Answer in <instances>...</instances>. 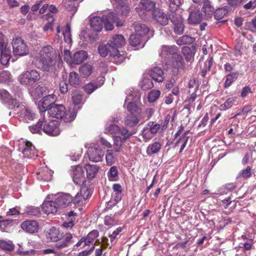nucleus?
I'll return each instance as SVG.
<instances>
[{
  "instance_id": "42",
  "label": "nucleus",
  "mask_w": 256,
  "mask_h": 256,
  "mask_svg": "<svg viewBox=\"0 0 256 256\" xmlns=\"http://www.w3.org/2000/svg\"><path fill=\"white\" fill-rule=\"evenodd\" d=\"M238 72H232L228 74L226 76V80L224 83L226 88L230 86L233 82H234L238 78Z\"/></svg>"
},
{
  "instance_id": "12",
  "label": "nucleus",
  "mask_w": 256,
  "mask_h": 256,
  "mask_svg": "<svg viewBox=\"0 0 256 256\" xmlns=\"http://www.w3.org/2000/svg\"><path fill=\"white\" fill-rule=\"evenodd\" d=\"M55 96L53 94H49L40 100L38 104V107L41 112L48 111L49 108L52 107L54 103Z\"/></svg>"
},
{
  "instance_id": "40",
  "label": "nucleus",
  "mask_w": 256,
  "mask_h": 256,
  "mask_svg": "<svg viewBox=\"0 0 256 256\" xmlns=\"http://www.w3.org/2000/svg\"><path fill=\"white\" fill-rule=\"evenodd\" d=\"M123 4L120 5L117 8L116 13L118 15L126 16L128 15L130 8L127 4L122 2Z\"/></svg>"
},
{
  "instance_id": "57",
  "label": "nucleus",
  "mask_w": 256,
  "mask_h": 256,
  "mask_svg": "<svg viewBox=\"0 0 256 256\" xmlns=\"http://www.w3.org/2000/svg\"><path fill=\"white\" fill-rule=\"evenodd\" d=\"M118 171L116 166H114L110 168L108 172V177L110 180H115L118 177Z\"/></svg>"
},
{
  "instance_id": "26",
  "label": "nucleus",
  "mask_w": 256,
  "mask_h": 256,
  "mask_svg": "<svg viewBox=\"0 0 256 256\" xmlns=\"http://www.w3.org/2000/svg\"><path fill=\"white\" fill-rule=\"evenodd\" d=\"M133 27L136 34L142 36H146L149 31V28L146 25L138 22H135L133 24Z\"/></svg>"
},
{
  "instance_id": "48",
  "label": "nucleus",
  "mask_w": 256,
  "mask_h": 256,
  "mask_svg": "<svg viewBox=\"0 0 256 256\" xmlns=\"http://www.w3.org/2000/svg\"><path fill=\"white\" fill-rule=\"evenodd\" d=\"M234 98H230L228 99L223 104L220 106L219 109L220 110H226L230 108L234 104Z\"/></svg>"
},
{
  "instance_id": "54",
  "label": "nucleus",
  "mask_w": 256,
  "mask_h": 256,
  "mask_svg": "<svg viewBox=\"0 0 256 256\" xmlns=\"http://www.w3.org/2000/svg\"><path fill=\"white\" fill-rule=\"evenodd\" d=\"M106 160L108 166H111L114 162L115 158L114 155L113 150H106Z\"/></svg>"
},
{
  "instance_id": "55",
  "label": "nucleus",
  "mask_w": 256,
  "mask_h": 256,
  "mask_svg": "<svg viewBox=\"0 0 256 256\" xmlns=\"http://www.w3.org/2000/svg\"><path fill=\"white\" fill-rule=\"evenodd\" d=\"M182 52L185 56L187 61H190L192 57V50L188 46H184L182 48Z\"/></svg>"
},
{
  "instance_id": "25",
  "label": "nucleus",
  "mask_w": 256,
  "mask_h": 256,
  "mask_svg": "<svg viewBox=\"0 0 256 256\" xmlns=\"http://www.w3.org/2000/svg\"><path fill=\"white\" fill-rule=\"evenodd\" d=\"M38 179L44 181H50L52 178V172L45 167L39 170L37 172Z\"/></svg>"
},
{
  "instance_id": "36",
  "label": "nucleus",
  "mask_w": 256,
  "mask_h": 256,
  "mask_svg": "<svg viewBox=\"0 0 256 256\" xmlns=\"http://www.w3.org/2000/svg\"><path fill=\"white\" fill-rule=\"evenodd\" d=\"M126 142L120 136H115L114 137V148L116 152L120 151L122 146Z\"/></svg>"
},
{
  "instance_id": "34",
  "label": "nucleus",
  "mask_w": 256,
  "mask_h": 256,
  "mask_svg": "<svg viewBox=\"0 0 256 256\" xmlns=\"http://www.w3.org/2000/svg\"><path fill=\"white\" fill-rule=\"evenodd\" d=\"M99 232L98 230H93L88 234L86 236H83L82 240H85V244H90L98 236Z\"/></svg>"
},
{
  "instance_id": "19",
  "label": "nucleus",
  "mask_w": 256,
  "mask_h": 256,
  "mask_svg": "<svg viewBox=\"0 0 256 256\" xmlns=\"http://www.w3.org/2000/svg\"><path fill=\"white\" fill-rule=\"evenodd\" d=\"M109 44L112 48H116L118 50V48L122 47L126 44L125 38L120 34H116L108 42Z\"/></svg>"
},
{
  "instance_id": "46",
  "label": "nucleus",
  "mask_w": 256,
  "mask_h": 256,
  "mask_svg": "<svg viewBox=\"0 0 256 256\" xmlns=\"http://www.w3.org/2000/svg\"><path fill=\"white\" fill-rule=\"evenodd\" d=\"M160 92L158 90H151L148 96V100L150 102H154L160 96Z\"/></svg>"
},
{
  "instance_id": "3",
  "label": "nucleus",
  "mask_w": 256,
  "mask_h": 256,
  "mask_svg": "<svg viewBox=\"0 0 256 256\" xmlns=\"http://www.w3.org/2000/svg\"><path fill=\"white\" fill-rule=\"evenodd\" d=\"M40 74L35 70L22 72L18 77V81L22 86H30L40 80Z\"/></svg>"
},
{
  "instance_id": "8",
  "label": "nucleus",
  "mask_w": 256,
  "mask_h": 256,
  "mask_svg": "<svg viewBox=\"0 0 256 256\" xmlns=\"http://www.w3.org/2000/svg\"><path fill=\"white\" fill-rule=\"evenodd\" d=\"M42 131L52 136H56L60 134V131L58 127V122L56 120H51L48 122L44 119Z\"/></svg>"
},
{
  "instance_id": "22",
  "label": "nucleus",
  "mask_w": 256,
  "mask_h": 256,
  "mask_svg": "<svg viewBox=\"0 0 256 256\" xmlns=\"http://www.w3.org/2000/svg\"><path fill=\"white\" fill-rule=\"evenodd\" d=\"M204 18V16L198 10H194L190 13L188 22L190 24H195L200 23Z\"/></svg>"
},
{
  "instance_id": "59",
  "label": "nucleus",
  "mask_w": 256,
  "mask_h": 256,
  "mask_svg": "<svg viewBox=\"0 0 256 256\" xmlns=\"http://www.w3.org/2000/svg\"><path fill=\"white\" fill-rule=\"evenodd\" d=\"M22 114H24V116L26 120H32L34 116V114L31 110L24 107L23 108Z\"/></svg>"
},
{
  "instance_id": "13",
  "label": "nucleus",
  "mask_w": 256,
  "mask_h": 256,
  "mask_svg": "<svg viewBox=\"0 0 256 256\" xmlns=\"http://www.w3.org/2000/svg\"><path fill=\"white\" fill-rule=\"evenodd\" d=\"M73 200L72 197L68 194H60L56 198L55 201L59 208H65L68 206Z\"/></svg>"
},
{
  "instance_id": "17",
  "label": "nucleus",
  "mask_w": 256,
  "mask_h": 256,
  "mask_svg": "<svg viewBox=\"0 0 256 256\" xmlns=\"http://www.w3.org/2000/svg\"><path fill=\"white\" fill-rule=\"evenodd\" d=\"M178 52V48L176 46L163 45L160 48L159 54L162 58H166L170 55L174 56Z\"/></svg>"
},
{
  "instance_id": "52",
  "label": "nucleus",
  "mask_w": 256,
  "mask_h": 256,
  "mask_svg": "<svg viewBox=\"0 0 256 256\" xmlns=\"http://www.w3.org/2000/svg\"><path fill=\"white\" fill-rule=\"evenodd\" d=\"M170 19L174 24L183 22V18L181 15L176 12H172Z\"/></svg>"
},
{
  "instance_id": "24",
  "label": "nucleus",
  "mask_w": 256,
  "mask_h": 256,
  "mask_svg": "<svg viewBox=\"0 0 256 256\" xmlns=\"http://www.w3.org/2000/svg\"><path fill=\"white\" fill-rule=\"evenodd\" d=\"M150 76L156 82H162L164 80V72L158 67H154L150 72Z\"/></svg>"
},
{
  "instance_id": "60",
  "label": "nucleus",
  "mask_w": 256,
  "mask_h": 256,
  "mask_svg": "<svg viewBox=\"0 0 256 256\" xmlns=\"http://www.w3.org/2000/svg\"><path fill=\"white\" fill-rule=\"evenodd\" d=\"M142 135L145 142H148L153 138V134L151 133L148 128H145L143 129Z\"/></svg>"
},
{
  "instance_id": "37",
  "label": "nucleus",
  "mask_w": 256,
  "mask_h": 256,
  "mask_svg": "<svg viewBox=\"0 0 256 256\" xmlns=\"http://www.w3.org/2000/svg\"><path fill=\"white\" fill-rule=\"evenodd\" d=\"M138 122V118L134 114L128 115L124 118L125 124L130 127L135 126Z\"/></svg>"
},
{
  "instance_id": "43",
  "label": "nucleus",
  "mask_w": 256,
  "mask_h": 256,
  "mask_svg": "<svg viewBox=\"0 0 256 256\" xmlns=\"http://www.w3.org/2000/svg\"><path fill=\"white\" fill-rule=\"evenodd\" d=\"M162 144L159 142H154L150 144L147 148L148 154H154L158 152L161 148Z\"/></svg>"
},
{
  "instance_id": "44",
  "label": "nucleus",
  "mask_w": 256,
  "mask_h": 256,
  "mask_svg": "<svg viewBox=\"0 0 256 256\" xmlns=\"http://www.w3.org/2000/svg\"><path fill=\"white\" fill-rule=\"evenodd\" d=\"M14 244L11 242L0 240V248L2 250L12 252L14 249Z\"/></svg>"
},
{
  "instance_id": "23",
  "label": "nucleus",
  "mask_w": 256,
  "mask_h": 256,
  "mask_svg": "<svg viewBox=\"0 0 256 256\" xmlns=\"http://www.w3.org/2000/svg\"><path fill=\"white\" fill-rule=\"evenodd\" d=\"M90 24L92 28L96 32L100 31L103 27L102 18L100 16H94L90 20Z\"/></svg>"
},
{
  "instance_id": "35",
  "label": "nucleus",
  "mask_w": 256,
  "mask_h": 256,
  "mask_svg": "<svg viewBox=\"0 0 256 256\" xmlns=\"http://www.w3.org/2000/svg\"><path fill=\"white\" fill-rule=\"evenodd\" d=\"M76 0H64L63 2L64 5L66 8L72 14H74L77 10V3Z\"/></svg>"
},
{
  "instance_id": "9",
  "label": "nucleus",
  "mask_w": 256,
  "mask_h": 256,
  "mask_svg": "<svg viewBox=\"0 0 256 256\" xmlns=\"http://www.w3.org/2000/svg\"><path fill=\"white\" fill-rule=\"evenodd\" d=\"M0 99L3 102L7 104L10 109L20 107L19 102L16 100L12 99L10 94L6 90H0Z\"/></svg>"
},
{
  "instance_id": "6",
  "label": "nucleus",
  "mask_w": 256,
  "mask_h": 256,
  "mask_svg": "<svg viewBox=\"0 0 256 256\" xmlns=\"http://www.w3.org/2000/svg\"><path fill=\"white\" fill-rule=\"evenodd\" d=\"M12 48L15 55L22 56L28 53L27 45L20 38H17L13 40Z\"/></svg>"
},
{
  "instance_id": "21",
  "label": "nucleus",
  "mask_w": 256,
  "mask_h": 256,
  "mask_svg": "<svg viewBox=\"0 0 256 256\" xmlns=\"http://www.w3.org/2000/svg\"><path fill=\"white\" fill-rule=\"evenodd\" d=\"M72 178L74 182L76 184H80L84 181V172L82 166H78L74 170Z\"/></svg>"
},
{
  "instance_id": "47",
  "label": "nucleus",
  "mask_w": 256,
  "mask_h": 256,
  "mask_svg": "<svg viewBox=\"0 0 256 256\" xmlns=\"http://www.w3.org/2000/svg\"><path fill=\"white\" fill-rule=\"evenodd\" d=\"M44 122V118L39 120L38 122L36 124L29 127L30 132L33 133L40 132L42 130V126Z\"/></svg>"
},
{
  "instance_id": "16",
  "label": "nucleus",
  "mask_w": 256,
  "mask_h": 256,
  "mask_svg": "<svg viewBox=\"0 0 256 256\" xmlns=\"http://www.w3.org/2000/svg\"><path fill=\"white\" fill-rule=\"evenodd\" d=\"M46 236L48 241L57 242L62 238V234L60 232L58 229L52 227L46 232Z\"/></svg>"
},
{
  "instance_id": "7",
  "label": "nucleus",
  "mask_w": 256,
  "mask_h": 256,
  "mask_svg": "<svg viewBox=\"0 0 256 256\" xmlns=\"http://www.w3.org/2000/svg\"><path fill=\"white\" fill-rule=\"evenodd\" d=\"M156 7V3L151 0H141L136 11L138 15L144 18L146 12L152 10Z\"/></svg>"
},
{
  "instance_id": "1",
  "label": "nucleus",
  "mask_w": 256,
  "mask_h": 256,
  "mask_svg": "<svg viewBox=\"0 0 256 256\" xmlns=\"http://www.w3.org/2000/svg\"><path fill=\"white\" fill-rule=\"evenodd\" d=\"M56 58L54 50L52 46L46 45L40 50L36 64L44 72H52L56 68Z\"/></svg>"
},
{
  "instance_id": "49",
  "label": "nucleus",
  "mask_w": 256,
  "mask_h": 256,
  "mask_svg": "<svg viewBox=\"0 0 256 256\" xmlns=\"http://www.w3.org/2000/svg\"><path fill=\"white\" fill-rule=\"evenodd\" d=\"M82 94L80 92L75 91L72 94V100L73 103L76 105H78L82 102Z\"/></svg>"
},
{
  "instance_id": "2",
  "label": "nucleus",
  "mask_w": 256,
  "mask_h": 256,
  "mask_svg": "<svg viewBox=\"0 0 256 256\" xmlns=\"http://www.w3.org/2000/svg\"><path fill=\"white\" fill-rule=\"evenodd\" d=\"M98 52L102 57H106L109 54L114 58V62L116 64H120L124 60V56L120 54L119 50L116 48H112L108 42L100 44L98 47Z\"/></svg>"
},
{
  "instance_id": "20",
  "label": "nucleus",
  "mask_w": 256,
  "mask_h": 256,
  "mask_svg": "<svg viewBox=\"0 0 256 256\" xmlns=\"http://www.w3.org/2000/svg\"><path fill=\"white\" fill-rule=\"evenodd\" d=\"M22 228L30 233H34L38 231V224L34 220H27L22 222Z\"/></svg>"
},
{
  "instance_id": "27",
  "label": "nucleus",
  "mask_w": 256,
  "mask_h": 256,
  "mask_svg": "<svg viewBox=\"0 0 256 256\" xmlns=\"http://www.w3.org/2000/svg\"><path fill=\"white\" fill-rule=\"evenodd\" d=\"M88 54L86 51H78L74 54L72 58V62L74 64H79L86 60Z\"/></svg>"
},
{
  "instance_id": "31",
  "label": "nucleus",
  "mask_w": 256,
  "mask_h": 256,
  "mask_svg": "<svg viewBox=\"0 0 256 256\" xmlns=\"http://www.w3.org/2000/svg\"><path fill=\"white\" fill-rule=\"evenodd\" d=\"M102 84L103 82L100 84H98L96 81H93L86 84L84 86V89L86 94H91Z\"/></svg>"
},
{
  "instance_id": "62",
  "label": "nucleus",
  "mask_w": 256,
  "mask_h": 256,
  "mask_svg": "<svg viewBox=\"0 0 256 256\" xmlns=\"http://www.w3.org/2000/svg\"><path fill=\"white\" fill-rule=\"evenodd\" d=\"M10 74L8 71H2L0 73V82H4L10 81Z\"/></svg>"
},
{
  "instance_id": "28",
  "label": "nucleus",
  "mask_w": 256,
  "mask_h": 256,
  "mask_svg": "<svg viewBox=\"0 0 256 256\" xmlns=\"http://www.w3.org/2000/svg\"><path fill=\"white\" fill-rule=\"evenodd\" d=\"M202 3H204L202 12L205 14L204 18L207 20L210 18L214 14V8L211 6L208 0H204Z\"/></svg>"
},
{
  "instance_id": "11",
  "label": "nucleus",
  "mask_w": 256,
  "mask_h": 256,
  "mask_svg": "<svg viewBox=\"0 0 256 256\" xmlns=\"http://www.w3.org/2000/svg\"><path fill=\"white\" fill-rule=\"evenodd\" d=\"M48 114L52 117L62 119L66 116L65 108L62 104H57L54 103L52 106L48 109Z\"/></svg>"
},
{
  "instance_id": "58",
  "label": "nucleus",
  "mask_w": 256,
  "mask_h": 256,
  "mask_svg": "<svg viewBox=\"0 0 256 256\" xmlns=\"http://www.w3.org/2000/svg\"><path fill=\"white\" fill-rule=\"evenodd\" d=\"M118 133H120L122 136H124V137L122 138L125 140L128 139L130 137V136H132L134 134L133 132H130L127 128L123 126L121 128H120V130H118Z\"/></svg>"
},
{
  "instance_id": "53",
  "label": "nucleus",
  "mask_w": 256,
  "mask_h": 256,
  "mask_svg": "<svg viewBox=\"0 0 256 256\" xmlns=\"http://www.w3.org/2000/svg\"><path fill=\"white\" fill-rule=\"evenodd\" d=\"M127 109L132 114H139L140 112V108L134 102H129L127 106Z\"/></svg>"
},
{
  "instance_id": "14",
  "label": "nucleus",
  "mask_w": 256,
  "mask_h": 256,
  "mask_svg": "<svg viewBox=\"0 0 256 256\" xmlns=\"http://www.w3.org/2000/svg\"><path fill=\"white\" fill-rule=\"evenodd\" d=\"M154 20L161 25L165 26L168 24V16L162 10L155 8L152 12Z\"/></svg>"
},
{
  "instance_id": "39",
  "label": "nucleus",
  "mask_w": 256,
  "mask_h": 256,
  "mask_svg": "<svg viewBox=\"0 0 256 256\" xmlns=\"http://www.w3.org/2000/svg\"><path fill=\"white\" fill-rule=\"evenodd\" d=\"M252 175L251 168L249 166H247L245 169L241 170L238 174L236 178H242L244 179H248L251 177Z\"/></svg>"
},
{
  "instance_id": "18",
  "label": "nucleus",
  "mask_w": 256,
  "mask_h": 256,
  "mask_svg": "<svg viewBox=\"0 0 256 256\" xmlns=\"http://www.w3.org/2000/svg\"><path fill=\"white\" fill-rule=\"evenodd\" d=\"M56 201H46L42 204V209L44 212L47 214H56L59 208Z\"/></svg>"
},
{
  "instance_id": "30",
  "label": "nucleus",
  "mask_w": 256,
  "mask_h": 256,
  "mask_svg": "<svg viewBox=\"0 0 256 256\" xmlns=\"http://www.w3.org/2000/svg\"><path fill=\"white\" fill-rule=\"evenodd\" d=\"M94 70L93 66L91 64L86 63L80 66L79 72L81 76L84 78L89 76Z\"/></svg>"
},
{
  "instance_id": "4",
  "label": "nucleus",
  "mask_w": 256,
  "mask_h": 256,
  "mask_svg": "<svg viewBox=\"0 0 256 256\" xmlns=\"http://www.w3.org/2000/svg\"><path fill=\"white\" fill-rule=\"evenodd\" d=\"M103 24L106 30H111L114 28L113 24H116V26H121L124 24V21L120 20L114 12H110L106 16H102Z\"/></svg>"
},
{
  "instance_id": "29",
  "label": "nucleus",
  "mask_w": 256,
  "mask_h": 256,
  "mask_svg": "<svg viewBox=\"0 0 256 256\" xmlns=\"http://www.w3.org/2000/svg\"><path fill=\"white\" fill-rule=\"evenodd\" d=\"M85 168L87 174V176L90 179L96 177V174L99 170L100 167L96 164H86Z\"/></svg>"
},
{
  "instance_id": "33",
  "label": "nucleus",
  "mask_w": 256,
  "mask_h": 256,
  "mask_svg": "<svg viewBox=\"0 0 256 256\" xmlns=\"http://www.w3.org/2000/svg\"><path fill=\"white\" fill-rule=\"evenodd\" d=\"M70 84L74 86L78 87L80 84V78L78 73L76 72H71L69 74Z\"/></svg>"
},
{
  "instance_id": "45",
  "label": "nucleus",
  "mask_w": 256,
  "mask_h": 256,
  "mask_svg": "<svg viewBox=\"0 0 256 256\" xmlns=\"http://www.w3.org/2000/svg\"><path fill=\"white\" fill-rule=\"evenodd\" d=\"M142 37L136 34H132L130 38V44L134 46L140 45L142 42Z\"/></svg>"
},
{
  "instance_id": "10",
  "label": "nucleus",
  "mask_w": 256,
  "mask_h": 256,
  "mask_svg": "<svg viewBox=\"0 0 256 256\" xmlns=\"http://www.w3.org/2000/svg\"><path fill=\"white\" fill-rule=\"evenodd\" d=\"M90 161L94 162H101L104 156L102 150L98 147L92 146L88 148L87 152Z\"/></svg>"
},
{
  "instance_id": "5",
  "label": "nucleus",
  "mask_w": 256,
  "mask_h": 256,
  "mask_svg": "<svg viewBox=\"0 0 256 256\" xmlns=\"http://www.w3.org/2000/svg\"><path fill=\"white\" fill-rule=\"evenodd\" d=\"M4 35L0 33V62L2 65H6L11 58V50L8 47V43L4 40Z\"/></svg>"
},
{
  "instance_id": "63",
  "label": "nucleus",
  "mask_w": 256,
  "mask_h": 256,
  "mask_svg": "<svg viewBox=\"0 0 256 256\" xmlns=\"http://www.w3.org/2000/svg\"><path fill=\"white\" fill-rule=\"evenodd\" d=\"M150 126L148 129L150 130L151 133L154 135L156 134L160 128V125L157 124H154V122H150L148 124Z\"/></svg>"
},
{
  "instance_id": "15",
  "label": "nucleus",
  "mask_w": 256,
  "mask_h": 256,
  "mask_svg": "<svg viewBox=\"0 0 256 256\" xmlns=\"http://www.w3.org/2000/svg\"><path fill=\"white\" fill-rule=\"evenodd\" d=\"M73 242L72 236L70 232H66L63 234L60 240L55 244V246L58 249H62L68 246Z\"/></svg>"
},
{
  "instance_id": "61",
  "label": "nucleus",
  "mask_w": 256,
  "mask_h": 256,
  "mask_svg": "<svg viewBox=\"0 0 256 256\" xmlns=\"http://www.w3.org/2000/svg\"><path fill=\"white\" fill-rule=\"evenodd\" d=\"M153 87L152 82L149 79H144L141 83V88L144 90L150 89Z\"/></svg>"
},
{
  "instance_id": "56",
  "label": "nucleus",
  "mask_w": 256,
  "mask_h": 256,
  "mask_svg": "<svg viewBox=\"0 0 256 256\" xmlns=\"http://www.w3.org/2000/svg\"><path fill=\"white\" fill-rule=\"evenodd\" d=\"M226 14V11L225 9L223 8H219L217 9L213 14L215 19L219 20L223 18Z\"/></svg>"
},
{
  "instance_id": "32",
  "label": "nucleus",
  "mask_w": 256,
  "mask_h": 256,
  "mask_svg": "<svg viewBox=\"0 0 256 256\" xmlns=\"http://www.w3.org/2000/svg\"><path fill=\"white\" fill-rule=\"evenodd\" d=\"M48 92V87L44 85L38 84V85L35 89L32 91V94L36 97H40L42 96L44 93H46Z\"/></svg>"
},
{
  "instance_id": "50",
  "label": "nucleus",
  "mask_w": 256,
  "mask_h": 256,
  "mask_svg": "<svg viewBox=\"0 0 256 256\" xmlns=\"http://www.w3.org/2000/svg\"><path fill=\"white\" fill-rule=\"evenodd\" d=\"M172 58L174 60L176 63V66L177 68H182L184 67V60L180 54L178 52L176 54H174Z\"/></svg>"
},
{
  "instance_id": "38",
  "label": "nucleus",
  "mask_w": 256,
  "mask_h": 256,
  "mask_svg": "<svg viewBox=\"0 0 256 256\" xmlns=\"http://www.w3.org/2000/svg\"><path fill=\"white\" fill-rule=\"evenodd\" d=\"M195 41V38L188 35L184 36L176 40L178 45L190 44Z\"/></svg>"
},
{
  "instance_id": "64",
  "label": "nucleus",
  "mask_w": 256,
  "mask_h": 256,
  "mask_svg": "<svg viewBox=\"0 0 256 256\" xmlns=\"http://www.w3.org/2000/svg\"><path fill=\"white\" fill-rule=\"evenodd\" d=\"M174 30L177 34H181L183 33L184 30V25L183 22L174 24Z\"/></svg>"
},
{
  "instance_id": "41",
  "label": "nucleus",
  "mask_w": 256,
  "mask_h": 256,
  "mask_svg": "<svg viewBox=\"0 0 256 256\" xmlns=\"http://www.w3.org/2000/svg\"><path fill=\"white\" fill-rule=\"evenodd\" d=\"M184 0H168L169 8L172 12H175L182 4Z\"/></svg>"
},
{
  "instance_id": "51",
  "label": "nucleus",
  "mask_w": 256,
  "mask_h": 256,
  "mask_svg": "<svg viewBox=\"0 0 256 256\" xmlns=\"http://www.w3.org/2000/svg\"><path fill=\"white\" fill-rule=\"evenodd\" d=\"M120 127L116 124H111L107 126L104 130V133L106 134H116L118 133Z\"/></svg>"
}]
</instances>
